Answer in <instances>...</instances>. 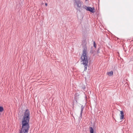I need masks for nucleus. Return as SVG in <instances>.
Here are the masks:
<instances>
[{
  "label": "nucleus",
  "mask_w": 133,
  "mask_h": 133,
  "mask_svg": "<svg viewBox=\"0 0 133 133\" xmlns=\"http://www.w3.org/2000/svg\"><path fill=\"white\" fill-rule=\"evenodd\" d=\"M83 42H84V45L83 46V50L82 53L81 57V62L82 64L84 65V71H86L87 69L88 60V58L87 55V47L86 45V43L85 41H84Z\"/></svg>",
  "instance_id": "1"
},
{
  "label": "nucleus",
  "mask_w": 133,
  "mask_h": 133,
  "mask_svg": "<svg viewBox=\"0 0 133 133\" xmlns=\"http://www.w3.org/2000/svg\"><path fill=\"white\" fill-rule=\"evenodd\" d=\"M30 112L27 109L24 112L22 118V125L29 126V122L30 119Z\"/></svg>",
  "instance_id": "2"
},
{
  "label": "nucleus",
  "mask_w": 133,
  "mask_h": 133,
  "mask_svg": "<svg viewBox=\"0 0 133 133\" xmlns=\"http://www.w3.org/2000/svg\"><path fill=\"white\" fill-rule=\"evenodd\" d=\"M82 2L79 0H74L75 5L77 6V9L80 12L82 11V8H83V6H82Z\"/></svg>",
  "instance_id": "3"
},
{
  "label": "nucleus",
  "mask_w": 133,
  "mask_h": 133,
  "mask_svg": "<svg viewBox=\"0 0 133 133\" xmlns=\"http://www.w3.org/2000/svg\"><path fill=\"white\" fill-rule=\"evenodd\" d=\"M29 128V126L22 125L21 130L20 133H28Z\"/></svg>",
  "instance_id": "4"
},
{
  "label": "nucleus",
  "mask_w": 133,
  "mask_h": 133,
  "mask_svg": "<svg viewBox=\"0 0 133 133\" xmlns=\"http://www.w3.org/2000/svg\"><path fill=\"white\" fill-rule=\"evenodd\" d=\"M83 8L86 9L87 11H88L92 13H94L95 11V10L94 8L87 7L85 5L83 6Z\"/></svg>",
  "instance_id": "5"
},
{
  "label": "nucleus",
  "mask_w": 133,
  "mask_h": 133,
  "mask_svg": "<svg viewBox=\"0 0 133 133\" xmlns=\"http://www.w3.org/2000/svg\"><path fill=\"white\" fill-rule=\"evenodd\" d=\"M120 112L121 115H120V119H122L124 118V112L122 111H120Z\"/></svg>",
  "instance_id": "6"
},
{
  "label": "nucleus",
  "mask_w": 133,
  "mask_h": 133,
  "mask_svg": "<svg viewBox=\"0 0 133 133\" xmlns=\"http://www.w3.org/2000/svg\"><path fill=\"white\" fill-rule=\"evenodd\" d=\"M113 72L112 71H111L107 73V74L109 76H111L113 75Z\"/></svg>",
  "instance_id": "7"
},
{
  "label": "nucleus",
  "mask_w": 133,
  "mask_h": 133,
  "mask_svg": "<svg viewBox=\"0 0 133 133\" xmlns=\"http://www.w3.org/2000/svg\"><path fill=\"white\" fill-rule=\"evenodd\" d=\"M89 129L90 133H94V130L92 127H90Z\"/></svg>",
  "instance_id": "8"
},
{
  "label": "nucleus",
  "mask_w": 133,
  "mask_h": 133,
  "mask_svg": "<svg viewBox=\"0 0 133 133\" xmlns=\"http://www.w3.org/2000/svg\"><path fill=\"white\" fill-rule=\"evenodd\" d=\"M83 107L82 106L81 107V117H82V111L83 110Z\"/></svg>",
  "instance_id": "9"
},
{
  "label": "nucleus",
  "mask_w": 133,
  "mask_h": 133,
  "mask_svg": "<svg viewBox=\"0 0 133 133\" xmlns=\"http://www.w3.org/2000/svg\"><path fill=\"white\" fill-rule=\"evenodd\" d=\"M4 110V109L3 107H0V112H2Z\"/></svg>",
  "instance_id": "10"
},
{
  "label": "nucleus",
  "mask_w": 133,
  "mask_h": 133,
  "mask_svg": "<svg viewBox=\"0 0 133 133\" xmlns=\"http://www.w3.org/2000/svg\"><path fill=\"white\" fill-rule=\"evenodd\" d=\"M81 87H82V88L83 89H84L85 88V86L83 84H82V85H81Z\"/></svg>",
  "instance_id": "11"
},
{
  "label": "nucleus",
  "mask_w": 133,
  "mask_h": 133,
  "mask_svg": "<svg viewBox=\"0 0 133 133\" xmlns=\"http://www.w3.org/2000/svg\"><path fill=\"white\" fill-rule=\"evenodd\" d=\"M94 46L95 48H96V43H95V41H94Z\"/></svg>",
  "instance_id": "12"
},
{
  "label": "nucleus",
  "mask_w": 133,
  "mask_h": 133,
  "mask_svg": "<svg viewBox=\"0 0 133 133\" xmlns=\"http://www.w3.org/2000/svg\"><path fill=\"white\" fill-rule=\"evenodd\" d=\"M45 5L46 6H47V3H45Z\"/></svg>",
  "instance_id": "13"
},
{
  "label": "nucleus",
  "mask_w": 133,
  "mask_h": 133,
  "mask_svg": "<svg viewBox=\"0 0 133 133\" xmlns=\"http://www.w3.org/2000/svg\"><path fill=\"white\" fill-rule=\"evenodd\" d=\"M42 5H43V4H44V3H42Z\"/></svg>",
  "instance_id": "14"
}]
</instances>
